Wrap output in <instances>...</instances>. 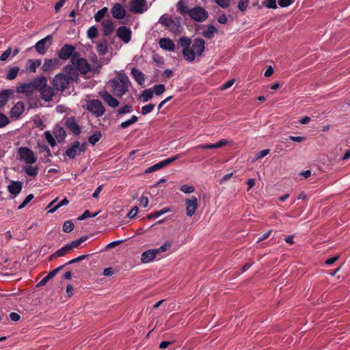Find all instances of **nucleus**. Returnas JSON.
Returning <instances> with one entry per match:
<instances>
[{
	"mask_svg": "<svg viewBox=\"0 0 350 350\" xmlns=\"http://www.w3.org/2000/svg\"><path fill=\"white\" fill-rule=\"evenodd\" d=\"M179 43L183 46V56L188 62H192L197 57H201L205 49V41L196 38L193 42L188 37H181Z\"/></svg>",
	"mask_w": 350,
	"mask_h": 350,
	"instance_id": "obj_1",
	"label": "nucleus"
},
{
	"mask_svg": "<svg viewBox=\"0 0 350 350\" xmlns=\"http://www.w3.org/2000/svg\"><path fill=\"white\" fill-rule=\"evenodd\" d=\"M130 81L124 73H120L110 81L112 94L117 96H122L129 90Z\"/></svg>",
	"mask_w": 350,
	"mask_h": 350,
	"instance_id": "obj_2",
	"label": "nucleus"
},
{
	"mask_svg": "<svg viewBox=\"0 0 350 350\" xmlns=\"http://www.w3.org/2000/svg\"><path fill=\"white\" fill-rule=\"evenodd\" d=\"M44 83V76H39L30 82L23 83L16 86V92L18 94H24L26 96L30 97L38 90V85Z\"/></svg>",
	"mask_w": 350,
	"mask_h": 350,
	"instance_id": "obj_3",
	"label": "nucleus"
},
{
	"mask_svg": "<svg viewBox=\"0 0 350 350\" xmlns=\"http://www.w3.org/2000/svg\"><path fill=\"white\" fill-rule=\"evenodd\" d=\"M172 247V241L165 242L161 247L156 249H151L144 252L141 256V260L143 263H149L152 262L157 255L165 252Z\"/></svg>",
	"mask_w": 350,
	"mask_h": 350,
	"instance_id": "obj_4",
	"label": "nucleus"
},
{
	"mask_svg": "<svg viewBox=\"0 0 350 350\" xmlns=\"http://www.w3.org/2000/svg\"><path fill=\"white\" fill-rule=\"evenodd\" d=\"M17 157L25 164H34L37 161V157L33 151L27 146L17 148Z\"/></svg>",
	"mask_w": 350,
	"mask_h": 350,
	"instance_id": "obj_5",
	"label": "nucleus"
},
{
	"mask_svg": "<svg viewBox=\"0 0 350 350\" xmlns=\"http://www.w3.org/2000/svg\"><path fill=\"white\" fill-rule=\"evenodd\" d=\"M86 142L81 143L79 141H75L66 150L64 155L69 159H73L77 156L83 154L86 150Z\"/></svg>",
	"mask_w": 350,
	"mask_h": 350,
	"instance_id": "obj_6",
	"label": "nucleus"
},
{
	"mask_svg": "<svg viewBox=\"0 0 350 350\" xmlns=\"http://www.w3.org/2000/svg\"><path fill=\"white\" fill-rule=\"evenodd\" d=\"M71 63L77 71L83 75L87 74L90 69L88 61L85 58L79 57L78 53H75L71 57Z\"/></svg>",
	"mask_w": 350,
	"mask_h": 350,
	"instance_id": "obj_7",
	"label": "nucleus"
},
{
	"mask_svg": "<svg viewBox=\"0 0 350 350\" xmlns=\"http://www.w3.org/2000/svg\"><path fill=\"white\" fill-rule=\"evenodd\" d=\"M188 15L196 22H204L208 17V12L201 6H196L189 9Z\"/></svg>",
	"mask_w": 350,
	"mask_h": 350,
	"instance_id": "obj_8",
	"label": "nucleus"
},
{
	"mask_svg": "<svg viewBox=\"0 0 350 350\" xmlns=\"http://www.w3.org/2000/svg\"><path fill=\"white\" fill-rule=\"evenodd\" d=\"M69 83V79L64 73L57 74L53 79V85L57 91L62 92L68 88Z\"/></svg>",
	"mask_w": 350,
	"mask_h": 350,
	"instance_id": "obj_9",
	"label": "nucleus"
},
{
	"mask_svg": "<svg viewBox=\"0 0 350 350\" xmlns=\"http://www.w3.org/2000/svg\"><path fill=\"white\" fill-rule=\"evenodd\" d=\"M87 109L96 117L102 116L105 111L102 103L97 99H93L88 101Z\"/></svg>",
	"mask_w": 350,
	"mask_h": 350,
	"instance_id": "obj_10",
	"label": "nucleus"
},
{
	"mask_svg": "<svg viewBox=\"0 0 350 350\" xmlns=\"http://www.w3.org/2000/svg\"><path fill=\"white\" fill-rule=\"evenodd\" d=\"M38 90L40 92L41 98L45 101L51 100L55 94L53 88L47 85L46 78L44 76V83L38 85Z\"/></svg>",
	"mask_w": 350,
	"mask_h": 350,
	"instance_id": "obj_11",
	"label": "nucleus"
},
{
	"mask_svg": "<svg viewBox=\"0 0 350 350\" xmlns=\"http://www.w3.org/2000/svg\"><path fill=\"white\" fill-rule=\"evenodd\" d=\"M129 10L134 14H142L148 10L146 0H132Z\"/></svg>",
	"mask_w": 350,
	"mask_h": 350,
	"instance_id": "obj_12",
	"label": "nucleus"
},
{
	"mask_svg": "<svg viewBox=\"0 0 350 350\" xmlns=\"http://www.w3.org/2000/svg\"><path fill=\"white\" fill-rule=\"evenodd\" d=\"M52 39V36L48 35L45 38L38 41L34 46L36 51L40 55H44L47 49L51 44Z\"/></svg>",
	"mask_w": 350,
	"mask_h": 350,
	"instance_id": "obj_13",
	"label": "nucleus"
},
{
	"mask_svg": "<svg viewBox=\"0 0 350 350\" xmlns=\"http://www.w3.org/2000/svg\"><path fill=\"white\" fill-rule=\"evenodd\" d=\"M186 213L189 217H192L198 207V201L196 196L185 200Z\"/></svg>",
	"mask_w": 350,
	"mask_h": 350,
	"instance_id": "obj_14",
	"label": "nucleus"
},
{
	"mask_svg": "<svg viewBox=\"0 0 350 350\" xmlns=\"http://www.w3.org/2000/svg\"><path fill=\"white\" fill-rule=\"evenodd\" d=\"M75 48L71 44H64L57 52L59 59L62 60H67L74 54Z\"/></svg>",
	"mask_w": 350,
	"mask_h": 350,
	"instance_id": "obj_15",
	"label": "nucleus"
},
{
	"mask_svg": "<svg viewBox=\"0 0 350 350\" xmlns=\"http://www.w3.org/2000/svg\"><path fill=\"white\" fill-rule=\"evenodd\" d=\"M65 125L70 131L77 136L80 135L81 133V128L74 117H69L66 118Z\"/></svg>",
	"mask_w": 350,
	"mask_h": 350,
	"instance_id": "obj_16",
	"label": "nucleus"
},
{
	"mask_svg": "<svg viewBox=\"0 0 350 350\" xmlns=\"http://www.w3.org/2000/svg\"><path fill=\"white\" fill-rule=\"evenodd\" d=\"M111 13L113 18L121 20L125 18L126 12L124 6L119 3H115L111 9Z\"/></svg>",
	"mask_w": 350,
	"mask_h": 350,
	"instance_id": "obj_17",
	"label": "nucleus"
},
{
	"mask_svg": "<svg viewBox=\"0 0 350 350\" xmlns=\"http://www.w3.org/2000/svg\"><path fill=\"white\" fill-rule=\"evenodd\" d=\"M118 37L124 43H129L131 38V30L126 26H120L117 29Z\"/></svg>",
	"mask_w": 350,
	"mask_h": 350,
	"instance_id": "obj_18",
	"label": "nucleus"
},
{
	"mask_svg": "<svg viewBox=\"0 0 350 350\" xmlns=\"http://www.w3.org/2000/svg\"><path fill=\"white\" fill-rule=\"evenodd\" d=\"M25 104L22 101L17 102L10 109V116L11 118L18 119L25 111Z\"/></svg>",
	"mask_w": 350,
	"mask_h": 350,
	"instance_id": "obj_19",
	"label": "nucleus"
},
{
	"mask_svg": "<svg viewBox=\"0 0 350 350\" xmlns=\"http://www.w3.org/2000/svg\"><path fill=\"white\" fill-rule=\"evenodd\" d=\"M59 66V59L57 58L45 59L42 66V70L44 72H51L52 70L58 68Z\"/></svg>",
	"mask_w": 350,
	"mask_h": 350,
	"instance_id": "obj_20",
	"label": "nucleus"
},
{
	"mask_svg": "<svg viewBox=\"0 0 350 350\" xmlns=\"http://www.w3.org/2000/svg\"><path fill=\"white\" fill-rule=\"evenodd\" d=\"M23 188V184L20 181H12L8 186V190L12 196V198H14L20 193Z\"/></svg>",
	"mask_w": 350,
	"mask_h": 350,
	"instance_id": "obj_21",
	"label": "nucleus"
},
{
	"mask_svg": "<svg viewBox=\"0 0 350 350\" xmlns=\"http://www.w3.org/2000/svg\"><path fill=\"white\" fill-rule=\"evenodd\" d=\"M230 144V142L227 139H221L215 144H199L196 146L194 148H200V149H213V148H219L223 147L224 146L228 145Z\"/></svg>",
	"mask_w": 350,
	"mask_h": 350,
	"instance_id": "obj_22",
	"label": "nucleus"
},
{
	"mask_svg": "<svg viewBox=\"0 0 350 350\" xmlns=\"http://www.w3.org/2000/svg\"><path fill=\"white\" fill-rule=\"evenodd\" d=\"M53 135L58 143L63 142L66 137V133L64 129L59 124H56L53 130Z\"/></svg>",
	"mask_w": 350,
	"mask_h": 350,
	"instance_id": "obj_23",
	"label": "nucleus"
},
{
	"mask_svg": "<svg viewBox=\"0 0 350 350\" xmlns=\"http://www.w3.org/2000/svg\"><path fill=\"white\" fill-rule=\"evenodd\" d=\"M103 34L106 36L111 35L114 30V23L111 19L104 20L102 23Z\"/></svg>",
	"mask_w": 350,
	"mask_h": 350,
	"instance_id": "obj_24",
	"label": "nucleus"
},
{
	"mask_svg": "<svg viewBox=\"0 0 350 350\" xmlns=\"http://www.w3.org/2000/svg\"><path fill=\"white\" fill-rule=\"evenodd\" d=\"M101 97L109 106L113 108H116L119 105L118 100L107 92H103L101 94Z\"/></svg>",
	"mask_w": 350,
	"mask_h": 350,
	"instance_id": "obj_25",
	"label": "nucleus"
},
{
	"mask_svg": "<svg viewBox=\"0 0 350 350\" xmlns=\"http://www.w3.org/2000/svg\"><path fill=\"white\" fill-rule=\"evenodd\" d=\"M64 75H66L69 80H77L78 79V73L75 67L72 65H67L64 68Z\"/></svg>",
	"mask_w": 350,
	"mask_h": 350,
	"instance_id": "obj_26",
	"label": "nucleus"
},
{
	"mask_svg": "<svg viewBox=\"0 0 350 350\" xmlns=\"http://www.w3.org/2000/svg\"><path fill=\"white\" fill-rule=\"evenodd\" d=\"M12 94H13V90L10 89L3 90L0 92V109L5 106Z\"/></svg>",
	"mask_w": 350,
	"mask_h": 350,
	"instance_id": "obj_27",
	"label": "nucleus"
},
{
	"mask_svg": "<svg viewBox=\"0 0 350 350\" xmlns=\"http://www.w3.org/2000/svg\"><path fill=\"white\" fill-rule=\"evenodd\" d=\"M159 46L161 49L168 51H173L175 47L174 42L170 38L160 39Z\"/></svg>",
	"mask_w": 350,
	"mask_h": 350,
	"instance_id": "obj_28",
	"label": "nucleus"
},
{
	"mask_svg": "<svg viewBox=\"0 0 350 350\" xmlns=\"http://www.w3.org/2000/svg\"><path fill=\"white\" fill-rule=\"evenodd\" d=\"M33 164H25L23 167L25 173L31 177H36L39 172V168L37 165H32Z\"/></svg>",
	"mask_w": 350,
	"mask_h": 350,
	"instance_id": "obj_29",
	"label": "nucleus"
},
{
	"mask_svg": "<svg viewBox=\"0 0 350 350\" xmlns=\"http://www.w3.org/2000/svg\"><path fill=\"white\" fill-rule=\"evenodd\" d=\"M187 0H179L177 3V11L182 15L188 14L189 9L187 7Z\"/></svg>",
	"mask_w": 350,
	"mask_h": 350,
	"instance_id": "obj_30",
	"label": "nucleus"
},
{
	"mask_svg": "<svg viewBox=\"0 0 350 350\" xmlns=\"http://www.w3.org/2000/svg\"><path fill=\"white\" fill-rule=\"evenodd\" d=\"M131 74L138 84L142 85L144 83V75L142 71L137 68H133L131 70Z\"/></svg>",
	"mask_w": 350,
	"mask_h": 350,
	"instance_id": "obj_31",
	"label": "nucleus"
},
{
	"mask_svg": "<svg viewBox=\"0 0 350 350\" xmlns=\"http://www.w3.org/2000/svg\"><path fill=\"white\" fill-rule=\"evenodd\" d=\"M41 65V60L40 59H29L27 62V70L36 72L37 68Z\"/></svg>",
	"mask_w": 350,
	"mask_h": 350,
	"instance_id": "obj_32",
	"label": "nucleus"
},
{
	"mask_svg": "<svg viewBox=\"0 0 350 350\" xmlns=\"http://www.w3.org/2000/svg\"><path fill=\"white\" fill-rule=\"evenodd\" d=\"M217 32V29L213 25H209L206 29L202 31V36L206 38L211 39Z\"/></svg>",
	"mask_w": 350,
	"mask_h": 350,
	"instance_id": "obj_33",
	"label": "nucleus"
},
{
	"mask_svg": "<svg viewBox=\"0 0 350 350\" xmlns=\"http://www.w3.org/2000/svg\"><path fill=\"white\" fill-rule=\"evenodd\" d=\"M88 239V236H83V237H80L79 239L75 240L66 245L68 246V250H70L71 251L72 250L78 247L82 243Z\"/></svg>",
	"mask_w": 350,
	"mask_h": 350,
	"instance_id": "obj_34",
	"label": "nucleus"
},
{
	"mask_svg": "<svg viewBox=\"0 0 350 350\" xmlns=\"http://www.w3.org/2000/svg\"><path fill=\"white\" fill-rule=\"evenodd\" d=\"M44 136L48 144L51 147H55L57 145V143H58L55 138L53 133L52 134L49 131H45L44 133Z\"/></svg>",
	"mask_w": 350,
	"mask_h": 350,
	"instance_id": "obj_35",
	"label": "nucleus"
},
{
	"mask_svg": "<svg viewBox=\"0 0 350 350\" xmlns=\"http://www.w3.org/2000/svg\"><path fill=\"white\" fill-rule=\"evenodd\" d=\"M138 120V117L135 115H133L130 119L122 122L119 126L118 128L121 129H124L128 128L131 125L135 124Z\"/></svg>",
	"mask_w": 350,
	"mask_h": 350,
	"instance_id": "obj_36",
	"label": "nucleus"
},
{
	"mask_svg": "<svg viewBox=\"0 0 350 350\" xmlns=\"http://www.w3.org/2000/svg\"><path fill=\"white\" fill-rule=\"evenodd\" d=\"M96 49L100 54H105L108 50L107 42L105 40H100L99 42H98Z\"/></svg>",
	"mask_w": 350,
	"mask_h": 350,
	"instance_id": "obj_37",
	"label": "nucleus"
},
{
	"mask_svg": "<svg viewBox=\"0 0 350 350\" xmlns=\"http://www.w3.org/2000/svg\"><path fill=\"white\" fill-rule=\"evenodd\" d=\"M159 22L167 27H171L172 25L174 24V21L168 16L163 15L160 17Z\"/></svg>",
	"mask_w": 350,
	"mask_h": 350,
	"instance_id": "obj_38",
	"label": "nucleus"
},
{
	"mask_svg": "<svg viewBox=\"0 0 350 350\" xmlns=\"http://www.w3.org/2000/svg\"><path fill=\"white\" fill-rule=\"evenodd\" d=\"M153 90L151 88L146 89L142 92L141 95L142 100L146 103L153 97Z\"/></svg>",
	"mask_w": 350,
	"mask_h": 350,
	"instance_id": "obj_39",
	"label": "nucleus"
},
{
	"mask_svg": "<svg viewBox=\"0 0 350 350\" xmlns=\"http://www.w3.org/2000/svg\"><path fill=\"white\" fill-rule=\"evenodd\" d=\"M18 72H19L18 67H17V66L11 67L9 69V70L6 75V79L8 80L14 79L17 77Z\"/></svg>",
	"mask_w": 350,
	"mask_h": 350,
	"instance_id": "obj_40",
	"label": "nucleus"
},
{
	"mask_svg": "<svg viewBox=\"0 0 350 350\" xmlns=\"http://www.w3.org/2000/svg\"><path fill=\"white\" fill-rule=\"evenodd\" d=\"M101 138V133L99 131L94 132L88 138V142L92 145H95Z\"/></svg>",
	"mask_w": 350,
	"mask_h": 350,
	"instance_id": "obj_41",
	"label": "nucleus"
},
{
	"mask_svg": "<svg viewBox=\"0 0 350 350\" xmlns=\"http://www.w3.org/2000/svg\"><path fill=\"white\" fill-rule=\"evenodd\" d=\"M69 203L68 200L66 198H64L62 200H61L59 202H58L54 207L51 209H49L47 211L49 213H55L59 208L67 205Z\"/></svg>",
	"mask_w": 350,
	"mask_h": 350,
	"instance_id": "obj_42",
	"label": "nucleus"
},
{
	"mask_svg": "<svg viewBox=\"0 0 350 350\" xmlns=\"http://www.w3.org/2000/svg\"><path fill=\"white\" fill-rule=\"evenodd\" d=\"M107 11L108 9L105 7L98 10L94 16V20L97 22L100 21L102 18H104Z\"/></svg>",
	"mask_w": 350,
	"mask_h": 350,
	"instance_id": "obj_43",
	"label": "nucleus"
},
{
	"mask_svg": "<svg viewBox=\"0 0 350 350\" xmlns=\"http://www.w3.org/2000/svg\"><path fill=\"white\" fill-rule=\"evenodd\" d=\"M155 105L152 103H150L148 105H146L142 107L141 113L143 116H146L150 113H151L154 109Z\"/></svg>",
	"mask_w": 350,
	"mask_h": 350,
	"instance_id": "obj_44",
	"label": "nucleus"
},
{
	"mask_svg": "<svg viewBox=\"0 0 350 350\" xmlns=\"http://www.w3.org/2000/svg\"><path fill=\"white\" fill-rule=\"evenodd\" d=\"M153 94L154 93L157 96L161 95L165 90V85L163 84L154 85L152 88Z\"/></svg>",
	"mask_w": 350,
	"mask_h": 350,
	"instance_id": "obj_45",
	"label": "nucleus"
},
{
	"mask_svg": "<svg viewBox=\"0 0 350 350\" xmlns=\"http://www.w3.org/2000/svg\"><path fill=\"white\" fill-rule=\"evenodd\" d=\"M133 111V107L130 105H125L118 110V115L129 113Z\"/></svg>",
	"mask_w": 350,
	"mask_h": 350,
	"instance_id": "obj_46",
	"label": "nucleus"
},
{
	"mask_svg": "<svg viewBox=\"0 0 350 350\" xmlns=\"http://www.w3.org/2000/svg\"><path fill=\"white\" fill-rule=\"evenodd\" d=\"M249 0H239L237 8L241 12H245L249 5Z\"/></svg>",
	"mask_w": 350,
	"mask_h": 350,
	"instance_id": "obj_47",
	"label": "nucleus"
},
{
	"mask_svg": "<svg viewBox=\"0 0 350 350\" xmlns=\"http://www.w3.org/2000/svg\"><path fill=\"white\" fill-rule=\"evenodd\" d=\"M97 34L98 29L96 26L90 27L87 31L88 37L90 39L95 38L97 36Z\"/></svg>",
	"mask_w": 350,
	"mask_h": 350,
	"instance_id": "obj_48",
	"label": "nucleus"
},
{
	"mask_svg": "<svg viewBox=\"0 0 350 350\" xmlns=\"http://www.w3.org/2000/svg\"><path fill=\"white\" fill-rule=\"evenodd\" d=\"M74 228V224L71 220L66 221L63 225V230L65 232H70Z\"/></svg>",
	"mask_w": 350,
	"mask_h": 350,
	"instance_id": "obj_49",
	"label": "nucleus"
},
{
	"mask_svg": "<svg viewBox=\"0 0 350 350\" xmlns=\"http://www.w3.org/2000/svg\"><path fill=\"white\" fill-rule=\"evenodd\" d=\"M180 190L185 193H191L195 191V188L192 185H183L180 187Z\"/></svg>",
	"mask_w": 350,
	"mask_h": 350,
	"instance_id": "obj_50",
	"label": "nucleus"
},
{
	"mask_svg": "<svg viewBox=\"0 0 350 350\" xmlns=\"http://www.w3.org/2000/svg\"><path fill=\"white\" fill-rule=\"evenodd\" d=\"M263 5L269 9H276L278 8L275 0H266L263 2Z\"/></svg>",
	"mask_w": 350,
	"mask_h": 350,
	"instance_id": "obj_51",
	"label": "nucleus"
},
{
	"mask_svg": "<svg viewBox=\"0 0 350 350\" xmlns=\"http://www.w3.org/2000/svg\"><path fill=\"white\" fill-rule=\"evenodd\" d=\"M70 250H68L67 245H65L62 248L57 250L55 252V254L57 255L58 257H62L68 253Z\"/></svg>",
	"mask_w": 350,
	"mask_h": 350,
	"instance_id": "obj_52",
	"label": "nucleus"
},
{
	"mask_svg": "<svg viewBox=\"0 0 350 350\" xmlns=\"http://www.w3.org/2000/svg\"><path fill=\"white\" fill-rule=\"evenodd\" d=\"M10 123L8 118L3 113H0V128H3Z\"/></svg>",
	"mask_w": 350,
	"mask_h": 350,
	"instance_id": "obj_53",
	"label": "nucleus"
},
{
	"mask_svg": "<svg viewBox=\"0 0 350 350\" xmlns=\"http://www.w3.org/2000/svg\"><path fill=\"white\" fill-rule=\"evenodd\" d=\"M215 3L221 8H228L230 6V0H214Z\"/></svg>",
	"mask_w": 350,
	"mask_h": 350,
	"instance_id": "obj_54",
	"label": "nucleus"
},
{
	"mask_svg": "<svg viewBox=\"0 0 350 350\" xmlns=\"http://www.w3.org/2000/svg\"><path fill=\"white\" fill-rule=\"evenodd\" d=\"M33 194H29L25 199L23 200V202L18 206V209H22L24 207L26 206V205L33 198Z\"/></svg>",
	"mask_w": 350,
	"mask_h": 350,
	"instance_id": "obj_55",
	"label": "nucleus"
},
{
	"mask_svg": "<svg viewBox=\"0 0 350 350\" xmlns=\"http://www.w3.org/2000/svg\"><path fill=\"white\" fill-rule=\"evenodd\" d=\"M12 53V48L9 47L0 56V61L4 62L7 60Z\"/></svg>",
	"mask_w": 350,
	"mask_h": 350,
	"instance_id": "obj_56",
	"label": "nucleus"
},
{
	"mask_svg": "<svg viewBox=\"0 0 350 350\" xmlns=\"http://www.w3.org/2000/svg\"><path fill=\"white\" fill-rule=\"evenodd\" d=\"M180 157V154H177L172 157L167 158L165 160H163L162 161L163 163L164 167L172 163V162L175 161L176 160L178 159Z\"/></svg>",
	"mask_w": 350,
	"mask_h": 350,
	"instance_id": "obj_57",
	"label": "nucleus"
},
{
	"mask_svg": "<svg viewBox=\"0 0 350 350\" xmlns=\"http://www.w3.org/2000/svg\"><path fill=\"white\" fill-rule=\"evenodd\" d=\"M87 257H88V255H86V254L79 256L78 257L69 260L68 262H67L64 265L65 266L66 265H70V264H72V263H75V262H77L81 261V260L85 259Z\"/></svg>",
	"mask_w": 350,
	"mask_h": 350,
	"instance_id": "obj_58",
	"label": "nucleus"
},
{
	"mask_svg": "<svg viewBox=\"0 0 350 350\" xmlns=\"http://www.w3.org/2000/svg\"><path fill=\"white\" fill-rule=\"evenodd\" d=\"M294 2V0H278V5L281 8H286L291 5Z\"/></svg>",
	"mask_w": 350,
	"mask_h": 350,
	"instance_id": "obj_59",
	"label": "nucleus"
},
{
	"mask_svg": "<svg viewBox=\"0 0 350 350\" xmlns=\"http://www.w3.org/2000/svg\"><path fill=\"white\" fill-rule=\"evenodd\" d=\"M97 213L91 215L90 212L88 210H86L80 217L77 218L78 220H83L89 217H95Z\"/></svg>",
	"mask_w": 350,
	"mask_h": 350,
	"instance_id": "obj_60",
	"label": "nucleus"
},
{
	"mask_svg": "<svg viewBox=\"0 0 350 350\" xmlns=\"http://www.w3.org/2000/svg\"><path fill=\"white\" fill-rule=\"evenodd\" d=\"M269 152H270L269 149H265V150H262L260 151L256 155V157L254 158V160H258L259 159L265 157V156H267L269 153Z\"/></svg>",
	"mask_w": 350,
	"mask_h": 350,
	"instance_id": "obj_61",
	"label": "nucleus"
},
{
	"mask_svg": "<svg viewBox=\"0 0 350 350\" xmlns=\"http://www.w3.org/2000/svg\"><path fill=\"white\" fill-rule=\"evenodd\" d=\"M41 151L46 152V154L48 157H52V153L50 148L46 145H38Z\"/></svg>",
	"mask_w": 350,
	"mask_h": 350,
	"instance_id": "obj_62",
	"label": "nucleus"
},
{
	"mask_svg": "<svg viewBox=\"0 0 350 350\" xmlns=\"http://www.w3.org/2000/svg\"><path fill=\"white\" fill-rule=\"evenodd\" d=\"M64 267V265H62L60 267H58L57 268L53 269V271H50L47 275L46 276L49 278V279H51L52 278H53L58 272L59 270H61L63 267Z\"/></svg>",
	"mask_w": 350,
	"mask_h": 350,
	"instance_id": "obj_63",
	"label": "nucleus"
},
{
	"mask_svg": "<svg viewBox=\"0 0 350 350\" xmlns=\"http://www.w3.org/2000/svg\"><path fill=\"white\" fill-rule=\"evenodd\" d=\"M234 81H235V79H234L228 81L224 85H221V90H225L230 88L234 84Z\"/></svg>",
	"mask_w": 350,
	"mask_h": 350,
	"instance_id": "obj_64",
	"label": "nucleus"
}]
</instances>
